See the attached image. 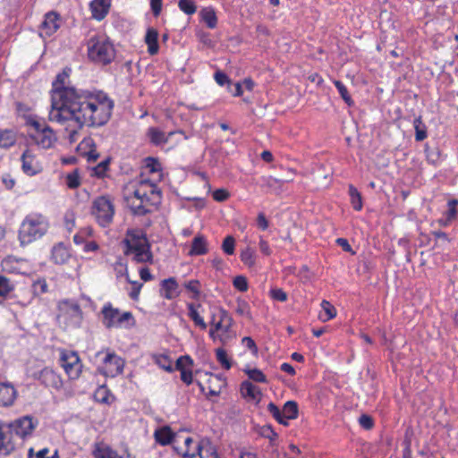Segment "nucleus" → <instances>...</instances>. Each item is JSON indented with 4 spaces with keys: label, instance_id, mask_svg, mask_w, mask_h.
<instances>
[{
    "label": "nucleus",
    "instance_id": "nucleus-1",
    "mask_svg": "<svg viewBox=\"0 0 458 458\" xmlns=\"http://www.w3.org/2000/svg\"><path fill=\"white\" fill-rule=\"evenodd\" d=\"M68 96L72 99L69 106L55 112L54 122L60 124L73 123L74 126L70 133H76L77 130L84 125L99 127L105 125L112 115L114 101L104 92L91 93L80 90L79 94L69 90Z\"/></svg>",
    "mask_w": 458,
    "mask_h": 458
},
{
    "label": "nucleus",
    "instance_id": "nucleus-2",
    "mask_svg": "<svg viewBox=\"0 0 458 458\" xmlns=\"http://www.w3.org/2000/svg\"><path fill=\"white\" fill-rule=\"evenodd\" d=\"M126 246L124 253L132 256L137 263H153V254L145 232L141 229H129L123 241Z\"/></svg>",
    "mask_w": 458,
    "mask_h": 458
},
{
    "label": "nucleus",
    "instance_id": "nucleus-3",
    "mask_svg": "<svg viewBox=\"0 0 458 458\" xmlns=\"http://www.w3.org/2000/svg\"><path fill=\"white\" fill-rule=\"evenodd\" d=\"M49 227L47 218L39 213H31L27 215L22 220L18 238L21 245L30 244L44 236Z\"/></svg>",
    "mask_w": 458,
    "mask_h": 458
},
{
    "label": "nucleus",
    "instance_id": "nucleus-4",
    "mask_svg": "<svg viewBox=\"0 0 458 458\" xmlns=\"http://www.w3.org/2000/svg\"><path fill=\"white\" fill-rule=\"evenodd\" d=\"M88 57L99 65L111 64L115 58V49L112 42L104 35L95 34L87 41Z\"/></svg>",
    "mask_w": 458,
    "mask_h": 458
},
{
    "label": "nucleus",
    "instance_id": "nucleus-5",
    "mask_svg": "<svg viewBox=\"0 0 458 458\" xmlns=\"http://www.w3.org/2000/svg\"><path fill=\"white\" fill-rule=\"evenodd\" d=\"M70 70H64L61 73H58L55 81L53 82L52 90V105L49 112V120L54 122V113L61 111L69 106V102L72 99L68 96V91L71 90L75 94H79L80 90L73 87H66V80L69 77Z\"/></svg>",
    "mask_w": 458,
    "mask_h": 458
},
{
    "label": "nucleus",
    "instance_id": "nucleus-6",
    "mask_svg": "<svg viewBox=\"0 0 458 458\" xmlns=\"http://www.w3.org/2000/svg\"><path fill=\"white\" fill-rule=\"evenodd\" d=\"M57 321L64 329H75L81 327L83 312L79 303L73 300H63L58 303Z\"/></svg>",
    "mask_w": 458,
    "mask_h": 458
},
{
    "label": "nucleus",
    "instance_id": "nucleus-7",
    "mask_svg": "<svg viewBox=\"0 0 458 458\" xmlns=\"http://www.w3.org/2000/svg\"><path fill=\"white\" fill-rule=\"evenodd\" d=\"M101 322L107 328L129 327L134 324V318L130 311L121 312L114 308L112 303L106 302L101 309Z\"/></svg>",
    "mask_w": 458,
    "mask_h": 458
},
{
    "label": "nucleus",
    "instance_id": "nucleus-8",
    "mask_svg": "<svg viewBox=\"0 0 458 458\" xmlns=\"http://www.w3.org/2000/svg\"><path fill=\"white\" fill-rule=\"evenodd\" d=\"M91 212L98 223L106 227L113 220L114 208L109 197L100 196L93 201Z\"/></svg>",
    "mask_w": 458,
    "mask_h": 458
},
{
    "label": "nucleus",
    "instance_id": "nucleus-9",
    "mask_svg": "<svg viewBox=\"0 0 458 458\" xmlns=\"http://www.w3.org/2000/svg\"><path fill=\"white\" fill-rule=\"evenodd\" d=\"M60 364L70 379H76L80 377L82 364L76 352L64 350L60 355Z\"/></svg>",
    "mask_w": 458,
    "mask_h": 458
},
{
    "label": "nucleus",
    "instance_id": "nucleus-10",
    "mask_svg": "<svg viewBox=\"0 0 458 458\" xmlns=\"http://www.w3.org/2000/svg\"><path fill=\"white\" fill-rule=\"evenodd\" d=\"M132 195L140 200L143 204H155L160 200V191L157 185L151 183L148 180H141L139 186L133 191Z\"/></svg>",
    "mask_w": 458,
    "mask_h": 458
},
{
    "label": "nucleus",
    "instance_id": "nucleus-11",
    "mask_svg": "<svg viewBox=\"0 0 458 458\" xmlns=\"http://www.w3.org/2000/svg\"><path fill=\"white\" fill-rule=\"evenodd\" d=\"M37 425L38 420H34L32 416L26 415L8 423L6 426L11 435L14 434L24 439L32 434Z\"/></svg>",
    "mask_w": 458,
    "mask_h": 458
},
{
    "label": "nucleus",
    "instance_id": "nucleus-12",
    "mask_svg": "<svg viewBox=\"0 0 458 458\" xmlns=\"http://www.w3.org/2000/svg\"><path fill=\"white\" fill-rule=\"evenodd\" d=\"M35 378L47 387L59 389L63 386L61 377L52 369L47 367L35 375Z\"/></svg>",
    "mask_w": 458,
    "mask_h": 458
},
{
    "label": "nucleus",
    "instance_id": "nucleus-13",
    "mask_svg": "<svg viewBox=\"0 0 458 458\" xmlns=\"http://www.w3.org/2000/svg\"><path fill=\"white\" fill-rule=\"evenodd\" d=\"M106 366L104 374L109 377H115L123 372L124 361L115 353H107L104 359Z\"/></svg>",
    "mask_w": 458,
    "mask_h": 458
},
{
    "label": "nucleus",
    "instance_id": "nucleus-14",
    "mask_svg": "<svg viewBox=\"0 0 458 458\" xmlns=\"http://www.w3.org/2000/svg\"><path fill=\"white\" fill-rule=\"evenodd\" d=\"M60 15L55 12H49L40 25L41 34L51 36L60 28Z\"/></svg>",
    "mask_w": 458,
    "mask_h": 458
},
{
    "label": "nucleus",
    "instance_id": "nucleus-15",
    "mask_svg": "<svg viewBox=\"0 0 458 458\" xmlns=\"http://www.w3.org/2000/svg\"><path fill=\"white\" fill-rule=\"evenodd\" d=\"M17 397V391L11 383H0V407L12 406Z\"/></svg>",
    "mask_w": 458,
    "mask_h": 458
},
{
    "label": "nucleus",
    "instance_id": "nucleus-16",
    "mask_svg": "<svg viewBox=\"0 0 458 458\" xmlns=\"http://www.w3.org/2000/svg\"><path fill=\"white\" fill-rule=\"evenodd\" d=\"M30 137L43 148H49L55 140L53 130L47 126L38 133H31Z\"/></svg>",
    "mask_w": 458,
    "mask_h": 458
},
{
    "label": "nucleus",
    "instance_id": "nucleus-17",
    "mask_svg": "<svg viewBox=\"0 0 458 458\" xmlns=\"http://www.w3.org/2000/svg\"><path fill=\"white\" fill-rule=\"evenodd\" d=\"M240 391L243 398L254 401L256 404L261 400L262 393L259 387L249 380H245L241 384Z\"/></svg>",
    "mask_w": 458,
    "mask_h": 458
},
{
    "label": "nucleus",
    "instance_id": "nucleus-18",
    "mask_svg": "<svg viewBox=\"0 0 458 458\" xmlns=\"http://www.w3.org/2000/svg\"><path fill=\"white\" fill-rule=\"evenodd\" d=\"M160 293L167 299L172 300L179 295V284L174 277H169L161 281Z\"/></svg>",
    "mask_w": 458,
    "mask_h": 458
},
{
    "label": "nucleus",
    "instance_id": "nucleus-19",
    "mask_svg": "<svg viewBox=\"0 0 458 458\" xmlns=\"http://www.w3.org/2000/svg\"><path fill=\"white\" fill-rule=\"evenodd\" d=\"M111 0H93L90 4L92 17L98 21L103 20L109 12Z\"/></svg>",
    "mask_w": 458,
    "mask_h": 458
},
{
    "label": "nucleus",
    "instance_id": "nucleus-20",
    "mask_svg": "<svg viewBox=\"0 0 458 458\" xmlns=\"http://www.w3.org/2000/svg\"><path fill=\"white\" fill-rule=\"evenodd\" d=\"M193 364L192 359L186 355V356H181L176 360V369L181 371V379L183 381L186 385H191L192 383V373L191 370H187L185 369L186 366H191Z\"/></svg>",
    "mask_w": 458,
    "mask_h": 458
},
{
    "label": "nucleus",
    "instance_id": "nucleus-21",
    "mask_svg": "<svg viewBox=\"0 0 458 458\" xmlns=\"http://www.w3.org/2000/svg\"><path fill=\"white\" fill-rule=\"evenodd\" d=\"M21 169L28 175H34L38 171L36 157L30 149H26L21 155Z\"/></svg>",
    "mask_w": 458,
    "mask_h": 458
},
{
    "label": "nucleus",
    "instance_id": "nucleus-22",
    "mask_svg": "<svg viewBox=\"0 0 458 458\" xmlns=\"http://www.w3.org/2000/svg\"><path fill=\"white\" fill-rule=\"evenodd\" d=\"M196 450L200 458H219L216 448L208 438H202Z\"/></svg>",
    "mask_w": 458,
    "mask_h": 458
},
{
    "label": "nucleus",
    "instance_id": "nucleus-23",
    "mask_svg": "<svg viewBox=\"0 0 458 458\" xmlns=\"http://www.w3.org/2000/svg\"><path fill=\"white\" fill-rule=\"evenodd\" d=\"M154 437L157 443L161 445L172 444L176 435L172 431L169 426H164L155 430Z\"/></svg>",
    "mask_w": 458,
    "mask_h": 458
},
{
    "label": "nucleus",
    "instance_id": "nucleus-24",
    "mask_svg": "<svg viewBox=\"0 0 458 458\" xmlns=\"http://www.w3.org/2000/svg\"><path fill=\"white\" fill-rule=\"evenodd\" d=\"M175 131H170L168 135H165L164 131L157 127H150L148 129L147 136L150 142L155 146L165 144L169 138L174 135Z\"/></svg>",
    "mask_w": 458,
    "mask_h": 458
},
{
    "label": "nucleus",
    "instance_id": "nucleus-25",
    "mask_svg": "<svg viewBox=\"0 0 458 458\" xmlns=\"http://www.w3.org/2000/svg\"><path fill=\"white\" fill-rule=\"evenodd\" d=\"M70 257V251L64 243L60 242L53 247L52 259L55 264H64Z\"/></svg>",
    "mask_w": 458,
    "mask_h": 458
},
{
    "label": "nucleus",
    "instance_id": "nucleus-26",
    "mask_svg": "<svg viewBox=\"0 0 458 458\" xmlns=\"http://www.w3.org/2000/svg\"><path fill=\"white\" fill-rule=\"evenodd\" d=\"M208 251V242L206 238L201 234L197 235L192 241L189 255L199 256L206 254Z\"/></svg>",
    "mask_w": 458,
    "mask_h": 458
},
{
    "label": "nucleus",
    "instance_id": "nucleus-27",
    "mask_svg": "<svg viewBox=\"0 0 458 458\" xmlns=\"http://www.w3.org/2000/svg\"><path fill=\"white\" fill-rule=\"evenodd\" d=\"M157 38V30L153 28L148 29L145 36V42L148 45V52L151 55H157L158 53L159 47Z\"/></svg>",
    "mask_w": 458,
    "mask_h": 458
},
{
    "label": "nucleus",
    "instance_id": "nucleus-28",
    "mask_svg": "<svg viewBox=\"0 0 458 458\" xmlns=\"http://www.w3.org/2000/svg\"><path fill=\"white\" fill-rule=\"evenodd\" d=\"M201 21H204L208 28L215 29L217 25V17L213 7H204L199 12Z\"/></svg>",
    "mask_w": 458,
    "mask_h": 458
},
{
    "label": "nucleus",
    "instance_id": "nucleus-29",
    "mask_svg": "<svg viewBox=\"0 0 458 458\" xmlns=\"http://www.w3.org/2000/svg\"><path fill=\"white\" fill-rule=\"evenodd\" d=\"M17 141V133L13 130H1L0 129V148H9L13 147Z\"/></svg>",
    "mask_w": 458,
    "mask_h": 458
},
{
    "label": "nucleus",
    "instance_id": "nucleus-30",
    "mask_svg": "<svg viewBox=\"0 0 458 458\" xmlns=\"http://www.w3.org/2000/svg\"><path fill=\"white\" fill-rule=\"evenodd\" d=\"M14 450V444L12 440V435L5 433L0 427V454H10Z\"/></svg>",
    "mask_w": 458,
    "mask_h": 458
},
{
    "label": "nucleus",
    "instance_id": "nucleus-31",
    "mask_svg": "<svg viewBox=\"0 0 458 458\" xmlns=\"http://www.w3.org/2000/svg\"><path fill=\"white\" fill-rule=\"evenodd\" d=\"M200 304H194V303H188V316L191 318V319L194 322V324L200 327L201 329L207 328V324L205 323L202 317L199 315L198 309L200 308Z\"/></svg>",
    "mask_w": 458,
    "mask_h": 458
},
{
    "label": "nucleus",
    "instance_id": "nucleus-32",
    "mask_svg": "<svg viewBox=\"0 0 458 458\" xmlns=\"http://www.w3.org/2000/svg\"><path fill=\"white\" fill-rule=\"evenodd\" d=\"M193 444V439L191 437L184 438V448L182 446H174V450L181 454L183 458H194L198 454L197 446L191 451V445Z\"/></svg>",
    "mask_w": 458,
    "mask_h": 458
},
{
    "label": "nucleus",
    "instance_id": "nucleus-33",
    "mask_svg": "<svg viewBox=\"0 0 458 458\" xmlns=\"http://www.w3.org/2000/svg\"><path fill=\"white\" fill-rule=\"evenodd\" d=\"M126 200L134 215L142 216L149 212L145 204H143L140 199L137 200V198H135L134 195L127 196Z\"/></svg>",
    "mask_w": 458,
    "mask_h": 458
},
{
    "label": "nucleus",
    "instance_id": "nucleus-34",
    "mask_svg": "<svg viewBox=\"0 0 458 458\" xmlns=\"http://www.w3.org/2000/svg\"><path fill=\"white\" fill-rule=\"evenodd\" d=\"M283 417L288 421V420H294L298 417V404L294 401H288L284 404L283 410Z\"/></svg>",
    "mask_w": 458,
    "mask_h": 458
},
{
    "label": "nucleus",
    "instance_id": "nucleus-35",
    "mask_svg": "<svg viewBox=\"0 0 458 458\" xmlns=\"http://www.w3.org/2000/svg\"><path fill=\"white\" fill-rule=\"evenodd\" d=\"M13 289L14 286L11 280L0 274V304L8 297Z\"/></svg>",
    "mask_w": 458,
    "mask_h": 458
},
{
    "label": "nucleus",
    "instance_id": "nucleus-36",
    "mask_svg": "<svg viewBox=\"0 0 458 458\" xmlns=\"http://www.w3.org/2000/svg\"><path fill=\"white\" fill-rule=\"evenodd\" d=\"M93 455L95 458H122L116 452L104 445H97Z\"/></svg>",
    "mask_w": 458,
    "mask_h": 458
},
{
    "label": "nucleus",
    "instance_id": "nucleus-37",
    "mask_svg": "<svg viewBox=\"0 0 458 458\" xmlns=\"http://www.w3.org/2000/svg\"><path fill=\"white\" fill-rule=\"evenodd\" d=\"M349 195L352 208L358 211L361 210L363 206L361 195L352 184L349 185Z\"/></svg>",
    "mask_w": 458,
    "mask_h": 458
},
{
    "label": "nucleus",
    "instance_id": "nucleus-38",
    "mask_svg": "<svg viewBox=\"0 0 458 458\" xmlns=\"http://www.w3.org/2000/svg\"><path fill=\"white\" fill-rule=\"evenodd\" d=\"M413 125H414V129H415V140L417 141L424 140L427 138L428 133H427V127L422 123L421 116H419L414 119Z\"/></svg>",
    "mask_w": 458,
    "mask_h": 458
},
{
    "label": "nucleus",
    "instance_id": "nucleus-39",
    "mask_svg": "<svg viewBox=\"0 0 458 458\" xmlns=\"http://www.w3.org/2000/svg\"><path fill=\"white\" fill-rule=\"evenodd\" d=\"M94 397L97 402L101 403H110L114 399L113 395H111L110 391L106 386H99L96 390Z\"/></svg>",
    "mask_w": 458,
    "mask_h": 458
},
{
    "label": "nucleus",
    "instance_id": "nucleus-40",
    "mask_svg": "<svg viewBox=\"0 0 458 458\" xmlns=\"http://www.w3.org/2000/svg\"><path fill=\"white\" fill-rule=\"evenodd\" d=\"M178 7L187 15H191L197 11V5L193 0H179Z\"/></svg>",
    "mask_w": 458,
    "mask_h": 458
},
{
    "label": "nucleus",
    "instance_id": "nucleus-41",
    "mask_svg": "<svg viewBox=\"0 0 458 458\" xmlns=\"http://www.w3.org/2000/svg\"><path fill=\"white\" fill-rule=\"evenodd\" d=\"M321 308L325 312V317H320L323 321L330 320L336 316L335 308L329 301L323 300L321 302Z\"/></svg>",
    "mask_w": 458,
    "mask_h": 458
},
{
    "label": "nucleus",
    "instance_id": "nucleus-42",
    "mask_svg": "<svg viewBox=\"0 0 458 458\" xmlns=\"http://www.w3.org/2000/svg\"><path fill=\"white\" fill-rule=\"evenodd\" d=\"M267 411L271 413L274 419L280 424L284 426L288 425V421H286L283 417V412L274 403H269L267 405Z\"/></svg>",
    "mask_w": 458,
    "mask_h": 458
},
{
    "label": "nucleus",
    "instance_id": "nucleus-43",
    "mask_svg": "<svg viewBox=\"0 0 458 458\" xmlns=\"http://www.w3.org/2000/svg\"><path fill=\"white\" fill-rule=\"evenodd\" d=\"M216 356L217 361L221 364V366L225 369H230L232 367L231 360L229 359L225 350L223 348H218L216 350Z\"/></svg>",
    "mask_w": 458,
    "mask_h": 458
},
{
    "label": "nucleus",
    "instance_id": "nucleus-44",
    "mask_svg": "<svg viewBox=\"0 0 458 458\" xmlns=\"http://www.w3.org/2000/svg\"><path fill=\"white\" fill-rule=\"evenodd\" d=\"M250 379L258 383H266L267 377L264 373L259 369H245L243 370Z\"/></svg>",
    "mask_w": 458,
    "mask_h": 458
},
{
    "label": "nucleus",
    "instance_id": "nucleus-45",
    "mask_svg": "<svg viewBox=\"0 0 458 458\" xmlns=\"http://www.w3.org/2000/svg\"><path fill=\"white\" fill-rule=\"evenodd\" d=\"M241 260L248 267L255 264V251L251 248H246L241 252Z\"/></svg>",
    "mask_w": 458,
    "mask_h": 458
},
{
    "label": "nucleus",
    "instance_id": "nucleus-46",
    "mask_svg": "<svg viewBox=\"0 0 458 458\" xmlns=\"http://www.w3.org/2000/svg\"><path fill=\"white\" fill-rule=\"evenodd\" d=\"M334 84L336 87L339 94L341 95V97L344 100V102L348 106H352L353 104V101L347 90V88L340 81H335Z\"/></svg>",
    "mask_w": 458,
    "mask_h": 458
},
{
    "label": "nucleus",
    "instance_id": "nucleus-47",
    "mask_svg": "<svg viewBox=\"0 0 458 458\" xmlns=\"http://www.w3.org/2000/svg\"><path fill=\"white\" fill-rule=\"evenodd\" d=\"M65 182L70 189H76L80 186V175L77 170L68 174L65 177Z\"/></svg>",
    "mask_w": 458,
    "mask_h": 458
},
{
    "label": "nucleus",
    "instance_id": "nucleus-48",
    "mask_svg": "<svg viewBox=\"0 0 458 458\" xmlns=\"http://www.w3.org/2000/svg\"><path fill=\"white\" fill-rule=\"evenodd\" d=\"M264 186L267 188L272 190V191H280L282 189V186L284 182V180H279L276 178H274L272 176L265 178Z\"/></svg>",
    "mask_w": 458,
    "mask_h": 458
},
{
    "label": "nucleus",
    "instance_id": "nucleus-49",
    "mask_svg": "<svg viewBox=\"0 0 458 458\" xmlns=\"http://www.w3.org/2000/svg\"><path fill=\"white\" fill-rule=\"evenodd\" d=\"M26 125L32 127L35 130L34 133L42 131L47 125L45 122H40L36 117L29 116L26 119Z\"/></svg>",
    "mask_w": 458,
    "mask_h": 458
},
{
    "label": "nucleus",
    "instance_id": "nucleus-50",
    "mask_svg": "<svg viewBox=\"0 0 458 458\" xmlns=\"http://www.w3.org/2000/svg\"><path fill=\"white\" fill-rule=\"evenodd\" d=\"M458 205V200L457 199H450L447 203V206H448V209L447 211L445 213L444 216H445V218H448L451 222L454 221L456 216H457V208H456V206Z\"/></svg>",
    "mask_w": 458,
    "mask_h": 458
},
{
    "label": "nucleus",
    "instance_id": "nucleus-51",
    "mask_svg": "<svg viewBox=\"0 0 458 458\" xmlns=\"http://www.w3.org/2000/svg\"><path fill=\"white\" fill-rule=\"evenodd\" d=\"M185 288L193 293L192 298L198 300L200 295L199 280H191L184 284Z\"/></svg>",
    "mask_w": 458,
    "mask_h": 458
},
{
    "label": "nucleus",
    "instance_id": "nucleus-52",
    "mask_svg": "<svg viewBox=\"0 0 458 458\" xmlns=\"http://www.w3.org/2000/svg\"><path fill=\"white\" fill-rule=\"evenodd\" d=\"M235 311L238 315L251 318L250 308L247 301H238Z\"/></svg>",
    "mask_w": 458,
    "mask_h": 458
},
{
    "label": "nucleus",
    "instance_id": "nucleus-53",
    "mask_svg": "<svg viewBox=\"0 0 458 458\" xmlns=\"http://www.w3.org/2000/svg\"><path fill=\"white\" fill-rule=\"evenodd\" d=\"M235 240L233 236H226L223 242L222 249L227 255L234 253Z\"/></svg>",
    "mask_w": 458,
    "mask_h": 458
},
{
    "label": "nucleus",
    "instance_id": "nucleus-54",
    "mask_svg": "<svg viewBox=\"0 0 458 458\" xmlns=\"http://www.w3.org/2000/svg\"><path fill=\"white\" fill-rule=\"evenodd\" d=\"M233 284L234 288L239 290L240 292L244 293L248 290V282L246 277L243 276H235Z\"/></svg>",
    "mask_w": 458,
    "mask_h": 458
},
{
    "label": "nucleus",
    "instance_id": "nucleus-55",
    "mask_svg": "<svg viewBox=\"0 0 458 458\" xmlns=\"http://www.w3.org/2000/svg\"><path fill=\"white\" fill-rule=\"evenodd\" d=\"M127 281L132 284V289L129 293L130 297L134 301L138 300L143 284L137 281H131L128 277H127Z\"/></svg>",
    "mask_w": 458,
    "mask_h": 458
},
{
    "label": "nucleus",
    "instance_id": "nucleus-56",
    "mask_svg": "<svg viewBox=\"0 0 458 458\" xmlns=\"http://www.w3.org/2000/svg\"><path fill=\"white\" fill-rule=\"evenodd\" d=\"M359 423L364 429L367 430L371 429L374 426V420L372 417L367 414H362L359 418Z\"/></svg>",
    "mask_w": 458,
    "mask_h": 458
},
{
    "label": "nucleus",
    "instance_id": "nucleus-57",
    "mask_svg": "<svg viewBox=\"0 0 458 458\" xmlns=\"http://www.w3.org/2000/svg\"><path fill=\"white\" fill-rule=\"evenodd\" d=\"M109 165V159H106L100 162L97 166L94 167L93 171L95 175L98 177H103L107 171Z\"/></svg>",
    "mask_w": 458,
    "mask_h": 458
},
{
    "label": "nucleus",
    "instance_id": "nucleus-58",
    "mask_svg": "<svg viewBox=\"0 0 458 458\" xmlns=\"http://www.w3.org/2000/svg\"><path fill=\"white\" fill-rule=\"evenodd\" d=\"M229 196V192L225 189H217L213 192V199L218 202L225 201Z\"/></svg>",
    "mask_w": 458,
    "mask_h": 458
},
{
    "label": "nucleus",
    "instance_id": "nucleus-59",
    "mask_svg": "<svg viewBox=\"0 0 458 458\" xmlns=\"http://www.w3.org/2000/svg\"><path fill=\"white\" fill-rule=\"evenodd\" d=\"M216 82L220 85L224 86L225 84H231V81L229 77L223 72L217 71L214 75Z\"/></svg>",
    "mask_w": 458,
    "mask_h": 458
},
{
    "label": "nucleus",
    "instance_id": "nucleus-60",
    "mask_svg": "<svg viewBox=\"0 0 458 458\" xmlns=\"http://www.w3.org/2000/svg\"><path fill=\"white\" fill-rule=\"evenodd\" d=\"M270 295L274 300H276L279 301H285L287 300L286 293L280 288L272 289L270 291Z\"/></svg>",
    "mask_w": 458,
    "mask_h": 458
},
{
    "label": "nucleus",
    "instance_id": "nucleus-61",
    "mask_svg": "<svg viewBox=\"0 0 458 458\" xmlns=\"http://www.w3.org/2000/svg\"><path fill=\"white\" fill-rule=\"evenodd\" d=\"M47 290V284L45 280H38L33 284V291L36 294L45 293Z\"/></svg>",
    "mask_w": 458,
    "mask_h": 458
},
{
    "label": "nucleus",
    "instance_id": "nucleus-62",
    "mask_svg": "<svg viewBox=\"0 0 458 458\" xmlns=\"http://www.w3.org/2000/svg\"><path fill=\"white\" fill-rule=\"evenodd\" d=\"M261 434L264 437L268 438L270 441H274L277 438V434L274 431L271 426H264L262 428Z\"/></svg>",
    "mask_w": 458,
    "mask_h": 458
},
{
    "label": "nucleus",
    "instance_id": "nucleus-63",
    "mask_svg": "<svg viewBox=\"0 0 458 458\" xmlns=\"http://www.w3.org/2000/svg\"><path fill=\"white\" fill-rule=\"evenodd\" d=\"M146 166L149 168L151 173H155L160 170V163L152 157H148L146 160Z\"/></svg>",
    "mask_w": 458,
    "mask_h": 458
},
{
    "label": "nucleus",
    "instance_id": "nucleus-64",
    "mask_svg": "<svg viewBox=\"0 0 458 458\" xmlns=\"http://www.w3.org/2000/svg\"><path fill=\"white\" fill-rule=\"evenodd\" d=\"M242 342L248 349L252 352L253 354L258 353V347L251 337L245 336L242 338Z\"/></svg>",
    "mask_w": 458,
    "mask_h": 458
}]
</instances>
